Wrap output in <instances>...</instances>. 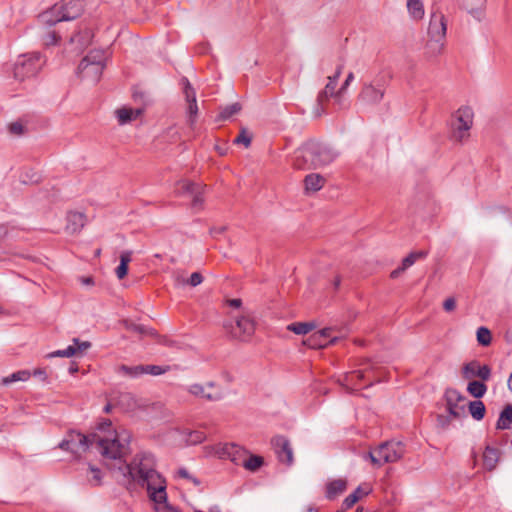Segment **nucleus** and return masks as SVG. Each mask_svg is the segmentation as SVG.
Here are the masks:
<instances>
[{
    "instance_id": "f257e3e1",
    "label": "nucleus",
    "mask_w": 512,
    "mask_h": 512,
    "mask_svg": "<svg viewBox=\"0 0 512 512\" xmlns=\"http://www.w3.org/2000/svg\"><path fill=\"white\" fill-rule=\"evenodd\" d=\"M103 465L110 471H117L128 483H136L146 488L153 502L166 498V480L156 470L155 455L147 450L137 453L127 462L128 450H100Z\"/></svg>"
},
{
    "instance_id": "f03ea898",
    "label": "nucleus",
    "mask_w": 512,
    "mask_h": 512,
    "mask_svg": "<svg viewBox=\"0 0 512 512\" xmlns=\"http://www.w3.org/2000/svg\"><path fill=\"white\" fill-rule=\"evenodd\" d=\"M338 155L330 145L310 139L296 150L294 166L301 170L318 169L332 163Z\"/></svg>"
},
{
    "instance_id": "7ed1b4c3",
    "label": "nucleus",
    "mask_w": 512,
    "mask_h": 512,
    "mask_svg": "<svg viewBox=\"0 0 512 512\" xmlns=\"http://www.w3.org/2000/svg\"><path fill=\"white\" fill-rule=\"evenodd\" d=\"M84 12L82 0H63L61 5L53 6L49 11L40 15L41 21L48 27H52L62 21H72L80 17Z\"/></svg>"
},
{
    "instance_id": "20e7f679",
    "label": "nucleus",
    "mask_w": 512,
    "mask_h": 512,
    "mask_svg": "<svg viewBox=\"0 0 512 512\" xmlns=\"http://www.w3.org/2000/svg\"><path fill=\"white\" fill-rule=\"evenodd\" d=\"M344 68V64L341 63L337 65L336 70L333 75L328 76V83L321 90L316 99V107L314 110V114L316 117H320L326 113L325 104L329 101L330 98H334L337 102V91L335 90L338 80L342 74Z\"/></svg>"
},
{
    "instance_id": "39448f33",
    "label": "nucleus",
    "mask_w": 512,
    "mask_h": 512,
    "mask_svg": "<svg viewBox=\"0 0 512 512\" xmlns=\"http://www.w3.org/2000/svg\"><path fill=\"white\" fill-rule=\"evenodd\" d=\"M223 328L233 339L247 341L255 332V322L252 318L243 315L236 319L235 324L231 321L224 322Z\"/></svg>"
},
{
    "instance_id": "423d86ee",
    "label": "nucleus",
    "mask_w": 512,
    "mask_h": 512,
    "mask_svg": "<svg viewBox=\"0 0 512 512\" xmlns=\"http://www.w3.org/2000/svg\"><path fill=\"white\" fill-rule=\"evenodd\" d=\"M473 110L469 106L460 107L454 117L459 123L457 127L453 128L451 138L456 142H462L469 136L468 131L473 124Z\"/></svg>"
},
{
    "instance_id": "0eeeda50",
    "label": "nucleus",
    "mask_w": 512,
    "mask_h": 512,
    "mask_svg": "<svg viewBox=\"0 0 512 512\" xmlns=\"http://www.w3.org/2000/svg\"><path fill=\"white\" fill-rule=\"evenodd\" d=\"M39 60V53L30 56L22 55L14 65L15 79L23 81L25 78L35 76L40 68Z\"/></svg>"
},
{
    "instance_id": "6e6552de",
    "label": "nucleus",
    "mask_w": 512,
    "mask_h": 512,
    "mask_svg": "<svg viewBox=\"0 0 512 512\" xmlns=\"http://www.w3.org/2000/svg\"><path fill=\"white\" fill-rule=\"evenodd\" d=\"M105 51L101 49L91 50L79 63L77 73H83L88 68H95V75H102L105 68Z\"/></svg>"
},
{
    "instance_id": "1a4fd4ad",
    "label": "nucleus",
    "mask_w": 512,
    "mask_h": 512,
    "mask_svg": "<svg viewBox=\"0 0 512 512\" xmlns=\"http://www.w3.org/2000/svg\"><path fill=\"white\" fill-rule=\"evenodd\" d=\"M331 327H325L312 333L307 339L303 341V344L312 349H324L330 345L335 344L339 337L331 336Z\"/></svg>"
},
{
    "instance_id": "9d476101",
    "label": "nucleus",
    "mask_w": 512,
    "mask_h": 512,
    "mask_svg": "<svg viewBox=\"0 0 512 512\" xmlns=\"http://www.w3.org/2000/svg\"><path fill=\"white\" fill-rule=\"evenodd\" d=\"M491 367L487 364H481L478 360H472L462 366L461 374L464 379L478 378L482 381H488L491 377Z\"/></svg>"
},
{
    "instance_id": "9b49d317",
    "label": "nucleus",
    "mask_w": 512,
    "mask_h": 512,
    "mask_svg": "<svg viewBox=\"0 0 512 512\" xmlns=\"http://www.w3.org/2000/svg\"><path fill=\"white\" fill-rule=\"evenodd\" d=\"M180 84L183 88L186 102L188 103L187 114H188V125L193 127L196 122V116L198 114V105L196 100V93L187 77H182Z\"/></svg>"
},
{
    "instance_id": "f8f14e48",
    "label": "nucleus",
    "mask_w": 512,
    "mask_h": 512,
    "mask_svg": "<svg viewBox=\"0 0 512 512\" xmlns=\"http://www.w3.org/2000/svg\"><path fill=\"white\" fill-rule=\"evenodd\" d=\"M90 446H92L91 433L85 435L76 430H69L54 448H90Z\"/></svg>"
},
{
    "instance_id": "ddd939ff",
    "label": "nucleus",
    "mask_w": 512,
    "mask_h": 512,
    "mask_svg": "<svg viewBox=\"0 0 512 512\" xmlns=\"http://www.w3.org/2000/svg\"><path fill=\"white\" fill-rule=\"evenodd\" d=\"M447 31L445 16L441 12H432L428 26V35L432 41L441 42Z\"/></svg>"
},
{
    "instance_id": "4468645a",
    "label": "nucleus",
    "mask_w": 512,
    "mask_h": 512,
    "mask_svg": "<svg viewBox=\"0 0 512 512\" xmlns=\"http://www.w3.org/2000/svg\"><path fill=\"white\" fill-rule=\"evenodd\" d=\"M500 452L501 450H472L471 457L475 465L481 461L482 467L491 471L496 467L500 459Z\"/></svg>"
},
{
    "instance_id": "2eb2a0df",
    "label": "nucleus",
    "mask_w": 512,
    "mask_h": 512,
    "mask_svg": "<svg viewBox=\"0 0 512 512\" xmlns=\"http://www.w3.org/2000/svg\"><path fill=\"white\" fill-rule=\"evenodd\" d=\"M384 97L383 89L377 88L376 86L366 83L363 85L361 92L358 95V99L369 105L378 104Z\"/></svg>"
},
{
    "instance_id": "dca6fc26",
    "label": "nucleus",
    "mask_w": 512,
    "mask_h": 512,
    "mask_svg": "<svg viewBox=\"0 0 512 512\" xmlns=\"http://www.w3.org/2000/svg\"><path fill=\"white\" fill-rule=\"evenodd\" d=\"M66 230L71 233H78L85 225L86 215L82 212H69L67 214Z\"/></svg>"
},
{
    "instance_id": "f3484780",
    "label": "nucleus",
    "mask_w": 512,
    "mask_h": 512,
    "mask_svg": "<svg viewBox=\"0 0 512 512\" xmlns=\"http://www.w3.org/2000/svg\"><path fill=\"white\" fill-rule=\"evenodd\" d=\"M305 193L311 194L319 191L325 184L326 179L318 173H310L305 176L304 180Z\"/></svg>"
},
{
    "instance_id": "a211bd4d",
    "label": "nucleus",
    "mask_w": 512,
    "mask_h": 512,
    "mask_svg": "<svg viewBox=\"0 0 512 512\" xmlns=\"http://www.w3.org/2000/svg\"><path fill=\"white\" fill-rule=\"evenodd\" d=\"M116 432V438L109 439L112 441V448H127L131 443L132 433L121 425L116 426Z\"/></svg>"
},
{
    "instance_id": "6ab92c4d",
    "label": "nucleus",
    "mask_w": 512,
    "mask_h": 512,
    "mask_svg": "<svg viewBox=\"0 0 512 512\" xmlns=\"http://www.w3.org/2000/svg\"><path fill=\"white\" fill-rule=\"evenodd\" d=\"M116 433V427L110 430L108 433H104L102 435H100L97 432H92L91 443L92 445L96 443L98 448H112V441H110L109 439L116 438V436H114L116 435Z\"/></svg>"
},
{
    "instance_id": "aec40b11",
    "label": "nucleus",
    "mask_w": 512,
    "mask_h": 512,
    "mask_svg": "<svg viewBox=\"0 0 512 512\" xmlns=\"http://www.w3.org/2000/svg\"><path fill=\"white\" fill-rule=\"evenodd\" d=\"M142 112V109L122 107L120 109H117L115 113L119 124L123 125L137 119L138 116L142 114Z\"/></svg>"
},
{
    "instance_id": "412c9836",
    "label": "nucleus",
    "mask_w": 512,
    "mask_h": 512,
    "mask_svg": "<svg viewBox=\"0 0 512 512\" xmlns=\"http://www.w3.org/2000/svg\"><path fill=\"white\" fill-rule=\"evenodd\" d=\"M347 482L343 479H336L326 485V498L329 500L335 499L338 495L346 490Z\"/></svg>"
},
{
    "instance_id": "4be33fe9",
    "label": "nucleus",
    "mask_w": 512,
    "mask_h": 512,
    "mask_svg": "<svg viewBox=\"0 0 512 512\" xmlns=\"http://www.w3.org/2000/svg\"><path fill=\"white\" fill-rule=\"evenodd\" d=\"M496 428L508 430L512 428V404H506L499 414Z\"/></svg>"
},
{
    "instance_id": "5701e85b",
    "label": "nucleus",
    "mask_w": 512,
    "mask_h": 512,
    "mask_svg": "<svg viewBox=\"0 0 512 512\" xmlns=\"http://www.w3.org/2000/svg\"><path fill=\"white\" fill-rule=\"evenodd\" d=\"M486 381L470 380L467 384V392L475 399H481L487 392Z\"/></svg>"
},
{
    "instance_id": "b1692460",
    "label": "nucleus",
    "mask_w": 512,
    "mask_h": 512,
    "mask_svg": "<svg viewBox=\"0 0 512 512\" xmlns=\"http://www.w3.org/2000/svg\"><path fill=\"white\" fill-rule=\"evenodd\" d=\"M317 327L314 321L293 322L287 326V330L297 335H306Z\"/></svg>"
},
{
    "instance_id": "393cba45",
    "label": "nucleus",
    "mask_w": 512,
    "mask_h": 512,
    "mask_svg": "<svg viewBox=\"0 0 512 512\" xmlns=\"http://www.w3.org/2000/svg\"><path fill=\"white\" fill-rule=\"evenodd\" d=\"M468 410L473 419L477 421L482 420L486 414L485 404L480 399L469 401Z\"/></svg>"
},
{
    "instance_id": "a878e982",
    "label": "nucleus",
    "mask_w": 512,
    "mask_h": 512,
    "mask_svg": "<svg viewBox=\"0 0 512 512\" xmlns=\"http://www.w3.org/2000/svg\"><path fill=\"white\" fill-rule=\"evenodd\" d=\"M370 492V489L363 491L361 486H358L353 493L348 495L342 502V509L348 510L354 506L355 503L359 501V499L363 495H368Z\"/></svg>"
},
{
    "instance_id": "bb28decb",
    "label": "nucleus",
    "mask_w": 512,
    "mask_h": 512,
    "mask_svg": "<svg viewBox=\"0 0 512 512\" xmlns=\"http://www.w3.org/2000/svg\"><path fill=\"white\" fill-rule=\"evenodd\" d=\"M242 109V106L239 102H235L225 107L221 108L219 114L216 117V121H226L230 119L233 115L239 113Z\"/></svg>"
},
{
    "instance_id": "cd10ccee",
    "label": "nucleus",
    "mask_w": 512,
    "mask_h": 512,
    "mask_svg": "<svg viewBox=\"0 0 512 512\" xmlns=\"http://www.w3.org/2000/svg\"><path fill=\"white\" fill-rule=\"evenodd\" d=\"M125 327L127 330L140 335L157 336V331L155 329L128 320L125 321Z\"/></svg>"
},
{
    "instance_id": "c85d7f7f",
    "label": "nucleus",
    "mask_w": 512,
    "mask_h": 512,
    "mask_svg": "<svg viewBox=\"0 0 512 512\" xmlns=\"http://www.w3.org/2000/svg\"><path fill=\"white\" fill-rule=\"evenodd\" d=\"M407 9L415 20H420L424 16V7L420 0H407Z\"/></svg>"
},
{
    "instance_id": "c756f323",
    "label": "nucleus",
    "mask_w": 512,
    "mask_h": 512,
    "mask_svg": "<svg viewBox=\"0 0 512 512\" xmlns=\"http://www.w3.org/2000/svg\"><path fill=\"white\" fill-rule=\"evenodd\" d=\"M429 252L427 250H418L410 252L406 257L403 258L402 264L404 268L411 267L416 261L425 259Z\"/></svg>"
},
{
    "instance_id": "7c9ffc66",
    "label": "nucleus",
    "mask_w": 512,
    "mask_h": 512,
    "mask_svg": "<svg viewBox=\"0 0 512 512\" xmlns=\"http://www.w3.org/2000/svg\"><path fill=\"white\" fill-rule=\"evenodd\" d=\"M183 439L186 445L195 446L204 441L205 434L202 431H186L183 434Z\"/></svg>"
},
{
    "instance_id": "2f4dec72",
    "label": "nucleus",
    "mask_w": 512,
    "mask_h": 512,
    "mask_svg": "<svg viewBox=\"0 0 512 512\" xmlns=\"http://www.w3.org/2000/svg\"><path fill=\"white\" fill-rule=\"evenodd\" d=\"M476 339L479 346L487 347L492 342V333L487 327L480 326L476 331Z\"/></svg>"
},
{
    "instance_id": "473e14b6",
    "label": "nucleus",
    "mask_w": 512,
    "mask_h": 512,
    "mask_svg": "<svg viewBox=\"0 0 512 512\" xmlns=\"http://www.w3.org/2000/svg\"><path fill=\"white\" fill-rule=\"evenodd\" d=\"M446 412L448 415L453 417V419H462V418L467 417V414L465 411V404H458V403L446 404Z\"/></svg>"
},
{
    "instance_id": "72a5a7b5",
    "label": "nucleus",
    "mask_w": 512,
    "mask_h": 512,
    "mask_svg": "<svg viewBox=\"0 0 512 512\" xmlns=\"http://www.w3.org/2000/svg\"><path fill=\"white\" fill-rule=\"evenodd\" d=\"M31 373L28 370H20L2 379V384L8 386L17 381H26L30 378Z\"/></svg>"
},
{
    "instance_id": "f704fd0d",
    "label": "nucleus",
    "mask_w": 512,
    "mask_h": 512,
    "mask_svg": "<svg viewBox=\"0 0 512 512\" xmlns=\"http://www.w3.org/2000/svg\"><path fill=\"white\" fill-rule=\"evenodd\" d=\"M264 463V459L259 455H250L242 461V465L251 472H256Z\"/></svg>"
},
{
    "instance_id": "c9c22d12",
    "label": "nucleus",
    "mask_w": 512,
    "mask_h": 512,
    "mask_svg": "<svg viewBox=\"0 0 512 512\" xmlns=\"http://www.w3.org/2000/svg\"><path fill=\"white\" fill-rule=\"evenodd\" d=\"M93 37L92 31L88 28L83 31H79L74 36L70 38V42H77L81 46H88L90 44L91 38Z\"/></svg>"
},
{
    "instance_id": "e433bc0d",
    "label": "nucleus",
    "mask_w": 512,
    "mask_h": 512,
    "mask_svg": "<svg viewBox=\"0 0 512 512\" xmlns=\"http://www.w3.org/2000/svg\"><path fill=\"white\" fill-rule=\"evenodd\" d=\"M116 405L126 410H132L136 406V401L131 393H121L118 396Z\"/></svg>"
},
{
    "instance_id": "4c0bfd02",
    "label": "nucleus",
    "mask_w": 512,
    "mask_h": 512,
    "mask_svg": "<svg viewBox=\"0 0 512 512\" xmlns=\"http://www.w3.org/2000/svg\"><path fill=\"white\" fill-rule=\"evenodd\" d=\"M240 450H209V456H214L219 459H230L235 464L239 465L240 463L236 459V454Z\"/></svg>"
},
{
    "instance_id": "58836bf2",
    "label": "nucleus",
    "mask_w": 512,
    "mask_h": 512,
    "mask_svg": "<svg viewBox=\"0 0 512 512\" xmlns=\"http://www.w3.org/2000/svg\"><path fill=\"white\" fill-rule=\"evenodd\" d=\"M392 79V75L390 72H381L379 73L373 80L370 82L371 85L376 86L377 88H382L383 93L385 94V89L388 86L390 80Z\"/></svg>"
},
{
    "instance_id": "ea45409f",
    "label": "nucleus",
    "mask_w": 512,
    "mask_h": 512,
    "mask_svg": "<svg viewBox=\"0 0 512 512\" xmlns=\"http://www.w3.org/2000/svg\"><path fill=\"white\" fill-rule=\"evenodd\" d=\"M89 472L91 473V477L87 480L91 486H100L102 483V472L101 470L93 464L88 465Z\"/></svg>"
},
{
    "instance_id": "a19ab883",
    "label": "nucleus",
    "mask_w": 512,
    "mask_h": 512,
    "mask_svg": "<svg viewBox=\"0 0 512 512\" xmlns=\"http://www.w3.org/2000/svg\"><path fill=\"white\" fill-rule=\"evenodd\" d=\"M386 452H389V450H368L367 455L374 465L381 466L385 464L384 457Z\"/></svg>"
},
{
    "instance_id": "79ce46f5",
    "label": "nucleus",
    "mask_w": 512,
    "mask_h": 512,
    "mask_svg": "<svg viewBox=\"0 0 512 512\" xmlns=\"http://www.w3.org/2000/svg\"><path fill=\"white\" fill-rule=\"evenodd\" d=\"M364 377L365 375L362 371H351L345 375L344 381L350 385L358 386L364 380Z\"/></svg>"
},
{
    "instance_id": "37998d69",
    "label": "nucleus",
    "mask_w": 512,
    "mask_h": 512,
    "mask_svg": "<svg viewBox=\"0 0 512 512\" xmlns=\"http://www.w3.org/2000/svg\"><path fill=\"white\" fill-rule=\"evenodd\" d=\"M120 370L130 377H138L144 374V365L127 366L121 365Z\"/></svg>"
},
{
    "instance_id": "c03bdc74",
    "label": "nucleus",
    "mask_w": 512,
    "mask_h": 512,
    "mask_svg": "<svg viewBox=\"0 0 512 512\" xmlns=\"http://www.w3.org/2000/svg\"><path fill=\"white\" fill-rule=\"evenodd\" d=\"M252 136L248 133L246 128H242L239 135L234 139V144H242L246 148L251 145Z\"/></svg>"
},
{
    "instance_id": "a18cd8bd",
    "label": "nucleus",
    "mask_w": 512,
    "mask_h": 512,
    "mask_svg": "<svg viewBox=\"0 0 512 512\" xmlns=\"http://www.w3.org/2000/svg\"><path fill=\"white\" fill-rule=\"evenodd\" d=\"M169 370H170L169 366L144 365V374H150L153 376L162 375Z\"/></svg>"
},
{
    "instance_id": "49530a36",
    "label": "nucleus",
    "mask_w": 512,
    "mask_h": 512,
    "mask_svg": "<svg viewBox=\"0 0 512 512\" xmlns=\"http://www.w3.org/2000/svg\"><path fill=\"white\" fill-rule=\"evenodd\" d=\"M77 354V349L74 345H69L67 348L62 350H56L48 355V357H73Z\"/></svg>"
},
{
    "instance_id": "de8ad7c7",
    "label": "nucleus",
    "mask_w": 512,
    "mask_h": 512,
    "mask_svg": "<svg viewBox=\"0 0 512 512\" xmlns=\"http://www.w3.org/2000/svg\"><path fill=\"white\" fill-rule=\"evenodd\" d=\"M270 444L272 448H289L290 441L283 435H276L271 438Z\"/></svg>"
},
{
    "instance_id": "09e8293b",
    "label": "nucleus",
    "mask_w": 512,
    "mask_h": 512,
    "mask_svg": "<svg viewBox=\"0 0 512 512\" xmlns=\"http://www.w3.org/2000/svg\"><path fill=\"white\" fill-rule=\"evenodd\" d=\"M183 190L190 194V195H196L198 194L199 192H201L203 190V186L202 184L200 183H196V182H185L182 186Z\"/></svg>"
},
{
    "instance_id": "8fccbe9b",
    "label": "nucleus",
    "mask_w": 512,
    "mask_h": 512,
    "mask_svg": "<svg viewBox=\"0 0 512 512\" xmlns=\"http://www.w3.org/2000/svg\"><path fill=\"white\" fill-rule=\"evenodd\" d=\"M280 462L290 466L293 463V450H276Z\"/></svg>"
},
{
    "instance_id": "3c124183",
    "label": "nucleus",
    "mask_w": 512,
    "mask_h": 512,
    "mask_svg": "<svg viewBox=\"0 0 512 512\" xmlns=\"http://www.w3.org/2000/svg\"><path fill=\"white\" fill-rule=\"evenodd\" d=\"M354 80V74L352 72H349L345 81L343 82V84L341 85V87L339 88V90H337V103H341V99H342V96L344 95V93L346 92L347 88L349 87L350 83Z\"/></svg>"
},
{
    "instance_id": "603ef678",
    "label": "nucleus",
    "mask_w": 512,
    "mask_h": 512,
    "mask_svg": "<svg viewBox=\"0 0 512 512\" xmlns=\"http://www.w3.org/2000/svg\"><path fill=\"white\" fill-rule=\"evenodd\" d=\"M189 392L195 396H201L208 400H214L215 398L211 394L204 392V387L200 384H193L190 386Z\"/></svg>"
},
{
    "instance_id": "864d4df0",
    "label": "nucleus",
    "mask_w": 512,
    "mask_h": 512,
    "mask_svg": "<svg viewBox=\"0 0 512 512\" xmlns=\"http://www.w3.org/2000/svg\"><path fill=\"white\" fill-rule=\"evenodd\" d=\"M177 476L191 481L195 486H199L201 484L200 479L191 475L189 471L184 467H181L177 470Z\"/></svg>"
},
{
    "instance_id": "5fc2aeb1",
    "label": "nucleus",
    "mask_w": 512,
    "mask_h": 512,
    "mask_svg": "<svg viewBox=\"0 0 512 512\" xmlns=\"http://www.w3.org/2000/svg\"><path fill=\"white\" fill-rule=\"evenodd\" d=\"M452 419H453V417H451L448 414H446V415L438 414L436 416V426L440 429L445 430L449 427Z\"/></svg>"
},
{
    "instance_id": "6e6d98bb",
    "label": "nucleus",
    "mask_w": 512,
    "mask_h": 512,
    "mask_svg": "<svg viewBox=\"0 0 512 512\" xmlns=\"http://www.w3.org/2000/svg\"><path fill=\"white\" fill-rule=\"evenodd\" d=\"M61 41V36L57 31H49L44 39L46 46L57 45Z\"/></svg>"
},
{
    "instance_id": "4d7b16f0",
    "label": "nucleus",
    "mask_w": 512,
    "mask_h": 512,
    "mask_svg": "<svg viewBox=\"0 0 512 512\" xmlns=\"http://www.w3.org/2000/svg\"><path fill=\"white\" fill-rule=\"evenodd\" d=\"M204 278L200 272H193L187 280L183 282L191 287H196L203 282Z\"/></svg>"
},
{
    "instance_id": "13d9d810",
    "label": "nucleus",
    "mask_w": 512,
    "mask_h": 512,
    "mask_svg": "<svg viewBox=\"0 0 512 512\" xmlns=\"http://www.w3.org/2000/svg\"><path fill=\"white\" fill-rule=\"evenodd\" d=\"M115 427L112 424V421L110 419H104L101 422H99L96 426L97 433L100 435L104 433H108L110 430L114 429Z\"/></svg>"
},
{
    "instance_id": "bf43d9fd",
    "label": "nucleus",
    "mask_w": 512,
    "mask_h": 512,
    "mask_svg": "<svg viewBox=\"0 0 512 512\" xmlns=\"http://www.w3.org/2000/svg\"><path fill=\"white\" fill-rule=\"evenodd\" d=\"M403 457V450H389L384 457L385 463H393Z\"/></svg>"
},
{
    "instance_id": "052dcab7",
    "label": "nucleus",
    "mask_w": 512,
    "mask_h": 512,
    "mask_svg": "<svg viewBox=\"0 0 512 512\" xmlns=\"http://www.w3.org/2000/svg\"><path fill=\"white\" fill-rule=\"evenodd\" d=\"M458 390L454 388H447L444 394L446 404L456 403Z\"/></svg>"
},
{
    "instance_id": "680f3d73",
    "label": "nucleus",
    "mask_w": 512,
    "mask_h": 512,
    "mask_svg": "<svg viewBox=\"0 0 512 512\" xmlns=\"http://www.w3.org/2000/svg\"><path fill=\"white\" fill-rule=\"evenodd\" d=\"M73 344L77 349V353H82L83 351L91 347V343L89 341H80L79 338H74Z\"/></svg>"
},
{
    "instance_id": "e2e57ef3",
    "label": "nucleus",
    "mask_w": 512,
    "mask_h": 512,
    "mask_svg": "<svg viewBox=\"0 0 512 512\" xmlns=\"http://www.w3.org/2000/svg\"><path fill=\"white\" fill-rule=\"evenodd\" d=\"M128 271H129V266L127 264H121V263H119V265L115 269L116 276L120 280L124 279L127 276Z\"/></svg>"
},
{
    "instance_id": "0e129e2a",
    "label": "nucleus",
    "mask_w": 512,
    "mask_h": 512,
    "mask_svg": "<svg viewBox=\"0 0 512 512\" xmlns=\"http://www.w3.org/2000/svg\"><path fill=\"white\" fill-rule=\"evenodd\" d=\"M456 308V300L454 297H448L443 302V309L446 312H452Z\"/></svg>"
},
{
    "instance_id": "69168bd1",
    "label": "nucleus",
    "mask_w": 512,
    "mask_h": 512,
    "mask_svg": "<svg viewBox=\"0 0 512 512\" xmlns=\"http://www.w3.org/2000/svg\"><path fill=\"white\" fill-rule=\"evenodd\" d=\"M79 76L83 78L90 77L94 81H98L101 77V75H95V68H88L83 73H77Z\"/></svg>"
},
{
    "instance_id": "338daca9",
    "label": "nucleus",
    "mask_w": 512,
    "mask_h": 512,
    "mask_svg": "<svg viewBox=\"0 0 512 512\" xmlns=\"http://www.w3.org/2000/svg\"><path fill=\"white\" fill-rule=\"evenodd\" d=\"M155 503L158 505H162V507L159 509V512H180L179 510L173 508L168 504L167 497L165 498L164 501H158Z\"/></svg>"
},
{
    "instance_id": "774afa93",
    "label": "nucleus",
    "mask_w": 512,
    "mask_h": 512,
    "mask_svg": "<svg viewBox=\"0 0 512 512\" xmlns=\"http://www.w3.org/2000/svg\"><path fill=\"white\" fill-rule=\"evenodd\" d=\"M9 130L13 134L20 135L24 131V126L21 123H19V122H13V123L10 124Z\"/></svg>"
}]
</instances>
